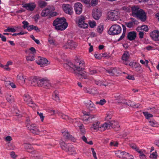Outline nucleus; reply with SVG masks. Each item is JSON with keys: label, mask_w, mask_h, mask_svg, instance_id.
Instances as JSON below:
<instances>
[{"label": "nucleus", "mask_w": 159, "mask_h": 159, "mask_svg": "<svg viewBox=\"0 0 159 159\" xmlns=\"http://www.w3.org/2000/svg\"><path fill=\"white\" fill-rule=\"evenodd\" d=\"M84 61L80 59L77 58L75 59V63L74 64L72 62L69 61L64 64V66L66 69L71 68L74 69L75 74L78 79H86L87 78V75L84 70Z\"/></svg>", "instance_id": "f257e3e1"}, {"label": "nucleus", "mask_w": 159, "mask_h": 159, "mask_svg": "<svg viewBox=\"0 0 159 159\" xmlns=\"http://www.w3.org/2000/svg\"><path fill=\"white\" fill-rule=\"evenodd\" d=\"M54 7L53 6H49L42 11L41 14V16L43 17L48 16L49 18L56 16L57 14V12L54 11Z\"/></svg>", "instance_id": "f03ea898"}, {"label": "nucleus", "mask_w": 159, "mask_h": 159, "mask_svg": "<svg viewBox=\"0 0 159 159\" xmlns=\"http://www.w3.org/2000/svg\"><path fill=\"white\" fill-rule=\"evenodd\" d=\"M121 31L120 26L117 24L112 25L110 28L108 33L111 35H116L120 34Z\"/></svg>", "instance_id": "7ed1b4c3"}, {"label": "nucleus", "mask_w": 159, "mask_h": 159, "mask_svg": "<svg viewBox=\"0 0 159 159\" xmlns=\"http://www.w3.org/2000/svg\"><path fill=\"white\" fill-rule=\"evenodd\" d=\"M120 126L118 122L114 121H111L107 123L106 122L103 124L102 127V130H105L107 129H110L111 128H115L116 127L118 128Z\"/></svg>", "instance_id": "20e7f679"}, {"label": "nucleus", "mask_w": 159, "mask_h": 159, "mask_svg": "<svg viewBox=\"0 0 159 159\" xmlns=\"http://www.w3.org/2000/svg\"><path fill=\"white\" fill-rule=\"evenodd\" d=\"M108 17L111 20H116L120 18V13L115 10L112 11L108 13Z\"/></svg>", "instance_id": "39448f33"}, {"label": "nucleus", "mask_w": 159, "mask_h": 159, "mask_svg": "<svg viewBox=\"0 0 159 159\" xmlns=\"http://www.w3.org/2000/svg\"><path fill=\"white\" fill-rule=\"evenodd\" d=\"M61 148L66 152H74L75 150L73 146L70 144H66L64 142L60 143Z\"/></svg>", "instance_id": "423d86ee"}, {"label": "nucleus", "mask_w": 159, "mask_h": 159, "mask_svg": "<svg viewBox=\"0 0 159 159\" xmlns=\"http://www.w3.org/2000/svg\"><path fill=\"white\" fill-rule=\"evenodd\" d=\"M24 100L25 102L29 106L32 108L35 107L37 105L32 100L30 96L27 94H25L24 96Z\"/></svg>", "instance_id": "0eeeda50"}, {"label": "nucleus", "mask_w": 159, "mask_h": 159, "mask_svg": "<svg viewBox=\"0 0 159 159\" xmlns=\"http://www.w3.org/2000/svg\"><path fill=\"white\" fill-rule=\"evenodd\" d=\"M84 104L87 109L92 112H94L96 111V108L95 105L90 100H88L84 102Z\"/></svg>", "instance_id": "6e6552de"}, {"label": "nucleus", "mask_w": 159, "mask_h": 159, "mask_svg": "<svg viewBox=\"0 0 159 159\" xmlns=\"http://www.w3.org/2000/svg\"><path fill=\"white\" fill-rule=\"evenodd\" d=\"M51 112L52 113V114H58L60 116L62 119L64 120H66L67 121L69 120L70 122H72L73 119L69 117L67 115H65L59 112L57 110H51Z\"/></svg>", "instance_id": "1a4fd4ad"}, {"label": "nucleus", "mask_w": 159, "mask_h": 159, "mask_svg": "<svg viewBox=\"0 0 159 159\" xmlns=\"http://www.w3.org/2000/svg\"><path fill=\"white\" fill-rule=\"evenodd\" d=\"M142 21H145L147 18L146 13L143 9H140L135 16Z\"/></svg>", "instance_id": "9d476101"}, {"label": "nucleus", "mask_w": 159, "mask_h": 159, "mask_svg": "<svg viewBox=\"0 0 159 159\" xmlns=\"http://www.w3.org/2000/svg\"><path fill=\"white\" fill-rule=\"evenodd\" d=\"M61 133L65 139H69L73 141L75 140V138L70 134L67 129H63L61 130Z\"/></svg>", "instance_id": "9b49d317"}, {"label": "nucleus", "mask_w": 159, "mask_h": 159, "mask_svg": "<svg viewBox=\"0 0 159 159\" xmlns=\"http://www.w3.org/2000/svg\"><path fill=\"white\" fill-rule=\"evenodd\" d=\"M62 7L65 13L70 15L73 13V8L70 5L64 4L62 5Z\"/></svg>", "instance_id": "f8f14e48"}, {"label": "nucleus", "mask_w": 159, "mask_h": 159, "mask_svg": "<svg viewBox=\"0 0 159 159\" xmlns=\"http://www.w3.org/2000/svg\"><path fill=\"white\" fill-rule=\"evenodd\" d=\"M26 126L32 133L36 134H38L39 130L36 125L34 124H29L27 125Z\"/></svg>", "instance_id": "ddd939ff"}, {"label": "nucleus", "mask_w": 159, "mask_h": 159, "mask_svg": "<svg viewBox=\"0 0 159 159\" xmlns=\"http://www.w3.org/2000/svg\"><path fill=\"white\" fill-rule=\"evenodd\" d=\"M40 86L46 89H50L51 87V84L49 81L46 78H43L41 79Z\"/></svg>", "instance_id": "4468645a"}, {"label": "nucleus", "mask_w": 159, "mask_h": 159, "mask_svg": "<svg viewBox=\"0 0 159 159\" xmlns=\"http://www.w3.org/2000/svg\"><path fill=\"white\" fill-rule=\"evenodd\" d=\"M77 47L76 43L72 41H68L67 43L63 46V48L66 49H75Z\"/></svg>", "instance_id": "2eb2a0df"}, {"label": "nucleus", "mask_w": 159, "mask_h": 159, "mask_svg": "<svg viewBox=\"0 0 159 159\" xmlns=\"http://www.w3.org/2000/svg\"><path fill=\"white\" fill-rule=\"evenodd\" d=\"M36 62L38 64L41 65V66H46L47 64H49L48 63V61L46 59L40 56L38 57V59L36 60Z\"/></svg>", "instance_id": "dca6fc26"}, {"label": "nucleus", "mask_w": 159, "mask_h": 159, "mask_svg": "<svg viewBox=\"0 0 159 159\" xmlns=\"http://www.w3.org/2000/svg\"><path fill=\"white\" fill-rule=\"evenodd\" d=\"M116 68H111L108 69L106 70V72L109 74L111 76H118L120 74V73Z\"/></svg>", "instance_id": "f3484780"}, {"label": "nucleus", "mask_w": 159, "mask_h": 159, "mask_svg": "<svg viewBox=\"0 0 159 159\" xmlns=\"http://www.w3.org/2000/svg\"><path fill=\"white\" fill-rule=\"evenodd\" d=\"M82 5L80 2H76L75 4L74 7L76 14L80 15L82 13Z\"/></svg>", "instance_id": "a211bd4d"}, {"label": "nucleus", "mask_w": 159, "mask_h": 159, "mask_svg": "<svg viewBox=\"0 0 159 159\" xmlns=\"http://www.w3.org/2000/svg\"><path fill=\"white\" fill-rule=\"evenodd\" d=\"M122 102L126 104L127 105L131 106L134 108H140V105L139 104H136L135 103L131 102L130 100H126L125 99L123 100Z\"/></svg>", "instance_id": "6ab92c4d"}, {"label": "nucleus", "mask_w": 159, "mask_h": 159, "mask_svg": "<svg viewBox=\"0 0 159 159\" xmlns=\"http://www.w3.org/2000/svg\"><path fill=\"white\" fill-rule=\"evenodd\" d=\"M22 7L26 8L28 10L33 11L36 7V4L34 3H29L23 4Z\"/></svg>", "instance_id": "aec40b11"}, {"label": "nucleus", "mask_w": 159, "mask_h": 159, "mask_svg": "<svg viewBox=\"0 0 159 159\" xmlns=\"http://www.w3.org/2000/svg\"><path fill=\"white\" fill-rule=\"evenodd\" d=\"M150 36L155 41H159V31L154 30L150 33Z\"/></svg>", "instance_id": "412c9836"}, {"label": "nucleus", "mask_w": 159, "mask_h": 159, "mask_svg": "<svg viewBox=\"0 0 159 159\" xmlns=\"http://www.w3.org/2000/svg\"><path fill=\"white\" fill-rule=\"evenodd\" d=\"M92 13L93 18L96 20H98L102 15L101 12L98 9L93 10Z\"/></svg>", "instance_id": "4be33fe9"}, {"label": "nucleus", "mask_w": 159, "mask_h": 159, "mask_svg": "<svg viewBox=\"0 0 159 159\" xmlns=\"http://www.w3.org/2000/svg\"><path fill=\"white\" fill-rule=\"evenodd\" d=\"M115 154L117 157L119 158H125L126 156L129 155V153L125 151L118 150L115 152Z\"/></svg>", "instance_id": "5701e85b"}, {"label": "nucleus", "mask_w": 159, "mask_h": 159, "mask_svg": "<svg viewBox=\"0 0 159 159\" xmlns=\"http://www.w3.org/2000/svg\"><path fill=\"white\" fill-rule=\"evenodd\" d=\"M41 79H40L39 77H35L31 81V85L32 86H40Z\"/></svg>", "instance_id": "b1692460"}, {"label": "nucleus", "mask_w": 159, "mask_h": 159, "mask_svg": "<svg viewBox=\"0 0 159 159\" xmlns=\"http://www.w3.org/2000/svg\"><path fill=\"white\" fill-rule=\"evenodd\" d=\"M53 25L55 26V29L57 30H63L67 27L68 24L67 23H63V24H57Z\"/></svg>", "instance_id": "393cba45"}, {"label": "nucleus", "mask_w": 159, "mask_h": 159, "mask_svg": "<svg viewBox=\"0 0 159 159\" xmlns=\"http://www.w3.org/2000/svg\"><path fill=\"white\" fill-rule=\"evenodd\" d=\"M63 23H67L66 19L63 17L61 18H57L54 20L53 22V25L58 24V25L63 24Z\"/></svg>", "instance_id": "a878e982"}, {"label": "nucleus", "mask_w": 159, "mask_h": 159, "mask_svg": "<svg viewBox=\"0 0 159 159\" xmlns=\"http://www.w3.org/2000/svg\"><path fill=\"white\" fill-rule=\"evenodd\" d=\"M99 125L100 122L99 121L94 123L93 125V126L92 128L95 130H99L101 131H104V130H102V128L103 125V124L101 125Z\"/></svg>", "instance_id": "bb28decb"}, {"label": "nucleus", "mask_w": 159, "mask_h": 159, "mask_svg": "<svg viewBox=\"0 0 159 159\" xmlns=\"http://www.w3.org/2000/svg\"><path fill=\"white\" fill-rule=\"evenodd\" d=\"M24 147L27 150V151L30 152H31L33 154H36L37 152L35 150L29 151V150H32V147L31 145L29 143H25L24 144Z\"/></svg>", "instance_id": "cd10ccee"}, {"label": "nucleus", "mask_w": 159, "mask_h": 159, "mask_svg": "<svg viewBox=\"0 0 159 159\" xmlns=\"http://www.w3.org/2000/svg\"><path fill=\"white\" fill-rule=\"evenodd\" d=\"M136 37V34L134 31H131L129 32L127 35L128 39L130 41L134 40Z\"/></svg>", "instance_id": "c85d7f7f"}, {"label": "nucleus", "mask_w": 159, "mask_h": 159, "mask_svg": "<svg viewBox=\"0 0 159 159\" xmlns=\"http://www.w3.org/2000/svg\"><path fill=\"white\" fill-rule=\"evenodd\" d=\"M138 6H134L131 7V11L133 16H135L140 10Z\"/></svg>", "instance_id": "c756f323"}, {"label": "nucleus", "mask_w": 159, "mask_h": 159, "mask_svg": "<svg viewBox=\"0 0 159 159\" xmlns=\"http://www.w3.org/2000/svg\"><path fill=\"white\" fill-rule=\"evenodd\" d=\"M17 80L21 84L24 83L25 81L23 74L21 73H20L17 75Z\"/></svg>", "instance_id": "7c9ffc66"}, {"label": "nucleus", "mask_w": 159, "mask_h": 159, "mask_svg": "<svg viewBox=\"0 0 159 159\" xmlns=\"http://www.w3.org/2000/svg\"><path fill=\"white\" fill-rule=\"evenodd\" d=\"M130 57L128 51H125L124 52L122 57V59L126 62L128 61Z\"/></svg>", "instance_id": "2f4dec72"}, {"label": "nucleus", "mask_w": 159, "mask_h": 159, "mask_svg": "<svg viewBox=\"0 0 159 159\" xmlns=\"http://www.w3.org/2000/svg\"><path fill=\"white\" fill-rule=\"evenodd\" d=\"M122 27L123 28V33L122 35L120 36L119 38L117 40L118 41H119L123 39L125 37V34L126 31V28L125 25H122Z\"/></svg>", "instance_id": "473e14b6"}, {"label": "nucleus", "mask_w": 159, "mask_h": 159, "mask_svg": "<svg viewBox=\"0 0 159 159\" xmlns=\"http://www.w3.org/2000/svg\"><path fill=\"white\" fill-rule=\"evenodd\" d=\"M85 117H84V120L85 121L90 122L93 118L95 116V115L89 116L88 114L85 115Z\"/></svg>", "instance_id": "72a5a7b5"}, {"label": "nucleus", "mask_w": 159, "mask_h": 159, "mask_svg": "<svg viewBox=\"0 0 159 159\" xmlns=\"http://www.w3.org/2000/svg\"><path fill=\"white\" fill-rule=\"evenodd\" d=\"M52 99L57 102H60V99L58 96V92L57 91H55L52 95Z\"/></svg>", "instance_id": "f704fd0d"}, {"label": "nucleus", "mask_w": 159, "mask_h": 159, "mask_svg": "<svg viewBox=\"0 0 159 159\" xmlns=\"http://www.w3.org/2000/svg\"><path fill=\"white\" fill-rule=\"evenodd\" d=\"M132 67L134 69H136V70L137 72H139V70H140V69L141 68L140 65L136 62H134L133 65L132 66Z\"/></svg>", "instance_id": "c9c22d12"}, {"label": "nucleus", "mask_w": 159, "mask_h": 159, "mask_svg": "<svg viewBox=\"0 0 159 159\" xmlns=\"http://www.w3.org/2000/svg\"><path fill=\"white\" fill-rule=\"evenodd\" d=\"M6 99L9 102H14V97L11 94H7L6 96Z\"/></svg>", "instance_id": "e433bc0d"}, {"label": "nucleus", "mask_w": 159, "mask_h": 159, "mask_svg": "<svg viewBox=\"0 0 159 159\" xmlns=\"http://www.w3.org/2000/svg\"><path fill=\"white\" fill-rule=\"evenodd\" d=\"M78 126L80 130L81 133L82 135H84L85 133V129L84 125L83 124H80L79 125H78Z\"/></svg>", "instance_id": "4c0bfd02"}, {"label": "nucleus", "mask_w": 159, "mask_h": 159, "mask_svg": "<svg viewBox=\"0 0 159 159\" xmlns=\"http://www.w3.org/2000/svg\"><path fill=\"white\" fill-rule=\"evenodd\" d=\"M81 139H82V140L84 141L85 143H86L90 145H92L93 144V143L92 141H90L89 142H88L87 141V139L86 138V137L84 136V135H83L81 137Z\"/></svg>", "instance_id": "58836bf2"}, {"label": "nucleus", "mask_w": 159, "mask_h": 159, "mask_svg": "<svg viewBox=\"0 0 159 159\" xmlns=\"http://www.w3.org/2000/svg\"><path fill=\"white\" fill-rule=\"evenodd\" d=\"M143 114L147 119H148L153 116L152 114L149 113L147 111L143 112Z\"/></svg>", "instance_id": "ea45409f"}, {"label": "nucleus", "mask_w": 159, "mask_h": 159, "mask_svg": "<svg viewBox=\"0 0 159 159\" xmlns=\"http://www.w3.org/2000/svg\"><path fill=\"white\" fill-rule=\"evenodd\" d=\"M26 60L28 61H32L34 60V56L31 54H29L26 57Z\"/></svg>", "instance_id": "a19ab883"}, {"label": "nucleus", "mask_w": 159, "mask_h": 159, "mask_svg": "<svg viewBox=\"0 0 159 159\" xmlns=\"http://www.w3.org/2000/svg\"><path fill=\"white\" fill-rule=\"evenodd\" d=\"M78 26L79 27L82 28H86L88 27V24L85 23V22H84V23L78 24Z\"/></svg>", "instance_id": "79ce46f5"}, {"label": "nucleus", "mask_w": 159, "mask_h": 159, "mask_svg": "<svg viewBox=\"0 0 159 159\" xmlns=\"http://www.w3.org/2000/svg\"><path fill=\"white\" fill-rule=\"evenodd\" d=\"M47 5V3L45 1H41L39 3V6L41 8L45 7Z\"/></svg>", "instance_id": "37998d69"}, {"label": "nucleus", "mask_w": 159, "mask_h": 159, "mask_svg": "<svg viewBox=\"0 0 159 159\" xmlns=\"http://www.w3.org/2000/svg\"><path fill=\"white\" fill-rule=\"evenodd\" d=\"M97 71L92 68H90L89 69V74L91 75H93L97 73Z\"/></svg>", "instance_id": "c03bdc74"}, {"label": "nucleus", "mask_w": 159, "mask_h": 159, "mask_svg": "<svg viewBox=\"0 0 159 159\" xmlns=\"http://www.w3.org/2000/svg\"><path fill=\"white\" fill-rule=\"evenodd\" d=\"M98 0H92L91 1L90 4L91 6L94 7L98 4Z\"/></svg>", "instance_id": "a18cd8bd"}, {"label": "nucleus", "mask_w": 159, "mask_h": 159, "mask_svg": "<svg viewBox=\"0 0 159 159\" xmlns=\"http://www.w3.org/2000/svg\"><path fill=\"white\" fill-rule=\"evenodd\" d=\"M125 25L126 26L129 28H131L134 25V23L133 22L130 21L128 22H125Z\"/></svg>", "instance_id": "49530a36"}, {"label": "nucleus", "mask_w": 159, "mask_h": 159, "mask_svg": "<svg viewBox=\"0 0 159 159\" xmlns=\"http://www.w3.org/2000/svg\"><path fill=\"white\" fill-rule=\"evenodd\" d=\"M106 102V100L105 99H101L99 102H96V104H99L101 105H103Z\"/></svg>", "instance_id": "de8ad7c7"}, {"label": "nucleus", "mask_w": 159, "mask_h": 159, "mask_svg": "<svg viewBox=\"0 0 159 159\" xmlns=\"http://www.w3.org/2000/svg\"><path fill=\"white\" fill-rule=\"evenodd\" d=\"M85 20V17L83 16H81L79 19L78 24L79 23H84Z\"/></svg>", "instance_id": "09e8293b"}, {"label": "nucleus", "mask_w": 159, "mask_h": 159, "mask_svg": "<svg viewBox=\"0 0 159 159\" xmlns=\"http://www.w3.org/2000/svg\"><path fill=\"white\" fill-rule=\"evenodd\" d=\"M37 113L39 116L41 121L43 122L44 118V116H43V114L38 111L37 112Z\"/></svg>", "instance_id": "8fccbe9b"}, {"label": "nucleus", "mask_w": 159, "mask_h": 159, "mask_svg": "<svg viewBox=\"0 0 159 159\" xmlns=\"http://www.w3.org/2000/svg\"><path fill=\"white\" fill-rule=\"evenodd\" d=\"M103 27L102 25H100L99 26L97 29L98 32L100 33H102L103 30Z\"/></svg>", "instance_id": "3c124183"}, {"label": "nucleus", "mask_w": 159, "mask_h": 159, "mask_svg": "<svg viewBox=\"0 0 159 159\" xmlns=\"http://www.w3.org/2000/svg\"><path fill=\"white\" fill-rule=\"evenodd\" d=\"M22 23L23 24V27L24 29H25L28 27L29 24V23L28 22L25 20H24L22 22Z\"/></svg>", "instance_id": "603ef678"}, {"label": "nucleus", "mask_w": 159, "mask_h": 159, "mask_svg": "<svg viewBox=\"0 0 159 159\" xmlns=\"http://www.w3.org/2000/svg\"><path fill=\"white\" fill-rule=\"evenodd\" d=\"M141 30H143L146 32H148V26L146 25H142L141 26Z\"/></svg>", "instance_id": "864d4df0"}, {"label": "nucleus", "mask_w": 159, "mask_h": 159, "mask_svg": "<svg viewBox=\"0 0 159 159\" xmlns=\"http://www.w3.org/2000/svg\"><path fill=\"white\" fill-rule=\"evenodd\" d=\"M122 10H124V11L129 12L130 11V9L129 8L126 6H124L122 7Z\"/></svg>", "instance_id": "5fc2aeb1"}, {"label": "nucleus", "mask_w": 159, "mask_h": 159, "mask_svg": "<svg viewBox=\"0 0 159 159\" xmlns=\"http://www.w3.org/2000/svg\"><path fill=\"white\" fill-rule=\"evenodd\" d=\"M118 145V143L116 141H111L110 143V145L111 146L117 147Z\"/></svg>", "instance_id": "6e6d98bb"}, {"label": "nucleus", "mask_w": 159, "mask_h": 159, "mask_svg": "<svg viewBox=\"0 0 159 159\" xmlns=\"http://www.w3.org/2000/svg\"><path fill=\"white\" fill-rule=\"evenodd\" d=\"M157 156V152H154L150 154V157L151 158H156Z\"/></svg>", "instance_id": "4d7b16f0"}, {"label": "nucleus", "mask_w": 159, "mask_h": 159, "mask_svg": "<svg viewBox=\"0 0 159 159\" xmlns=\"http://www.w3.org/2000/svg\"><path fill=\"white\" fill-rule=\"evenodd\" d=\"M150 125L152 126L156 127L157 126V123L156 121H149Z\"/></svg>", "instance_id": "13d9d810"}, {"label": "nucleus", "mask_w": 159, "mask_h": 159, "mask_svg": "<svg viewBox=\"0 0 159 159\" xmlns=\"http://www.w3.org/2000/svg\"><path fill=\"white\" fill-rule=\"evenodd\" d=\"M20 45L23 48H25L27 46V44L25 42H22L20 43Z\"/></svg>", "instance_id": "bf43d9fd"}, {"label": "nucleus", "mask_w": 159, "mask_h": 159, "mask_svg": "<svg viewBox=\"0 0 159 159\" xmlns=\"http://www.w3.org/2000/svg\"><path fill=\"white\" fill-rule=\"evenodd\" d=\"M91 150H92V152L93 156L94 157V159H97V158L96 156V153L94 151V148H91Z\"/></svg>", "instance_id": "052dcab7"}, {"label": "nucleus", "mask_w": 159, "mask_h": 159, "mask_svg": "<svg viewBox=\"0 0 159 159\" xmlns=\"http://www.w3.org/2000/svg\"><path fill=\"white\" fill-rule=\"evenodd\" d=\"M89 24L90 27L91 28H93L96 25V23L94 21L90 22Z\"/></svg>", "instance_id": "680f3d73"}, {"label": "nucleus", "mask_w": 159, "mask_h": 159, "mask_svg": "<svg viewBox=\"0 0 159 159\" xmlns=\"http://www.w3.org/2000/svg\"><path fill=\"white\" fill-rule=\"evenodd\" d=\"M39 15L38 14H37L34 16L33 18L34 19V20L35 22H37L38 19L39 18Z\"/></svg>", "instance_id": "e2e57ef3"}, {"label": "nucleus", "mask_w": 159, "mask_h": 159, "mask_svg": "<svg viewBox=\"0 0 159 159\" xmlns=\"http://www.w3.org/2000/svg\"><path fill=\"white\" fill-rule=\"evenodd\" d=\"M126 78L129 80H135L134 77L133 75H128V76L126 77Z\"/></svg>", "instance_id": "0e129e2a"}, {"label": "nucleus", "mask_w": 159, "mask_h": 159, "mask_svg": "<svg viewBox=\"0 0 159 159\" xmlns=\"http://www.w3.org/2000/svg\"><path fill=\"white\" fill-rule=\"evenodd\" d=\"M84 91L85 93H88L89 94H91V92L90 91V90L89 88H84Z\"/></svg>", "instance_id": "69168bd1"}, {"label": "nucleus", "mask_w": 159, "mask_h": 159, "mask_svg": "<svg viewBox=\"0 0 159 159\" xmlns=\"http://www.w3.org/2000/svg\"><path fill=\"white\" fill-rule=\"evenodd\" d=\"M29 49L32 52V53L34 54L36 53V50L33 47H31Z\"/></svg>", "instance_id": "338daca9"}, {"label": "nucleus", "mask_w": 159, "mask_h": 159, "mask_svg": "<svg viewBox=\"0 0 159 159\" xmlns=\"http://www.w3.org/2000/svg\"><path fill=\"white\" fill-rule=\"evenodd\" d=\"M33 25H29L28 27H27V30L28 31H31L32 30H33Z\"/></svg>", "instance_id": "774afa93"}]
</instances>
